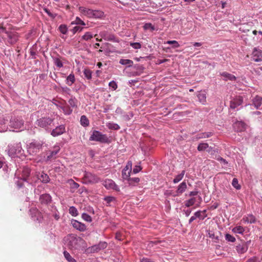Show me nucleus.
Segmentation results:
<instances>
[{
    "mask_svg": "<svg viewBox=\"0 0 262 262\" xmlns=\"http://www.w3.org/2000/svg\"><path fill=\"white\" fill-rule=\"evenodd\" d=\"M63 243L66 246L73 251H84L86 247L84 240L73 234H70L65 236L63 238Z\"/></svg>",
    "mask_w": 262,
    "mask_h": 262,
    "instance_id": "1",
    "label": "nucleus"
},
{
    "mask_svg": "<svg viewBox=\"0 0 262 262\" xmlns=\"http://www.w3.org/2000/svg\"><path fill=\"white\" fill-rule=\"evenodd\" d=\"M53 121L54 119L50 117H41L37 120L36 124L40 127L47 129L49 126H51Z\"/></svg>",
    "mask_w": 262,
    "mask_h": 262,
    "instance_id": "2",
    "label": "nucleus"
},
{
    "mask_svg": "<svg viewBox=\"0 0 262 262\" xmlns=\"http://www.w3.org/2000/svg\"><path fill=\"white\" fill-rule=\"evenodd\" d=\"M82 180L83 182L85 184L96 183L99 181V179L97 176L89 172H85Z\"/></svg>",
    "mask_w": 262,
    "mask_h": 262,
    "instance_id": "3",
    "label": "nucleus"
},
{
    "mask_svg": "<svg viewBox=\"0 0 262 262\" xmlns=\"http://www.w3.org/2000/svg\"><path fill=\"white\" fill-rule=\"evenodd\" d=\"M42 145V144L39 142H33L29 144L28 151L30 154L35 155L41 149Z\"/></svg>",
    "mask_w": 262,
    "mask_h": 262,
    "instance_id": "4",
    "label": "nucleus"
},
{
    "mask_svg": "<svg viewBox=\"0 0 262 262\" xmlns=\"http://www.w3.org/2000/svg\"><path fill=\"white\" fill-rule=\"evenodd\" d=\"M90 140L99 141L101 142H106L107 140V138L105 135L102 134L100 132L97 130H94L92 135L90 137Z\"/></svg>",
    "mask_w": 262,
    "mask_h": 262,
    "instance_id": "5",
    "label": "nucleus"
},
{
    "mask_svg": "<svg viewBox=\"0 0 262 262\" xmlns=\"http://www.w3.org/2000/svg\"><path fill=\"white\" fill-rule=\"evenodd\" d=\"M251 243V241L243 242L236 246V250L239 254H244L247 252L248 247Z\"/></svg>",
    "mask_w": 262,
    "mask_h": 262,
    "instance_id": "6",
    "label": "nucleus"
},
{
    "mask_svg": "<svg viewBox=\"0 0 262 262\" xmlns=\"http://www.w3.org/2000/svg\"><path fill=\"white\" fill-rule=\"evenodd\" d=\"M107 246L105 242H100L98 244L93 245L88 249V252H97L100 250L105 249Z\"/></svg>",
    "mask_w": 262,
    "mask_h": 262,
    "instance_id": "7",
    "label": "nucleus"
},
{
    "mask_svg": "<svg viewBox=\"0 0 262 262\" xmlns=\"http://www.w3.org/2000/svg\"><path fill=\"white\" fill-rule=\"evenodd\" d=\"M103 186L107 189H113L116 191H119L118 186L115 182L111 179L105 180L103 183Z\"/></svg>",
    "mask_w": 262,
    "mask_h": 262,
    "instance_id": "8",
    "label": "nucleus"
},
{
    "mask_svg": "<svg viewBox=\"0 0 262 262\" xmlns=\"http://www.w3.org/2000/svg\"><path fill=\"white\" fill-rule=\"evenodd\" d=\"M243 102V99L241 96H237L230 101V107L232 109H235L241 105Z\"/></svg>",
    "mask_w": 262,
    "mask_h": 262,
    "instance_id": "9",
    "label": "nucleus"
},
{
    "mask_svg": "<svg viewBox=\"0 0 262 262\" xmlns=\"http://www.w3.org/2000/svg\"><path fill=\"white\" fill-rule=\"evenodd\" d=\"M252 59L255 62H259L262 61V51L255 48L252 52Z\"/></svg>",
    "mask_w": 262,
    "mask_h": 262,
    "instance_id": "10",
    "label": "nucleus"
},
{
    "mask_svg": "<svg viewBox=\"0 0 262 262\" xmlns=\"http://www.w3.org/2000/svg\"><path fill=\"white\" fill-rule=\"evenodd\" d=\"M71 223L74 228L80 231H84L86 229V226L84 224L77 220L72 219L71 221Z\"/></svg>",
    "mask_w": 262,
    "mask_h": 262,
    "instance_id": "11",
    "label": "nucleus"
},
{
    "mask_svg": "<svg viewBox=\"0 0 262 262\" xmlns=\"http://www.w3.org/2000/svg\"><path fill=\"white\" fill-rule=\"evenodd\" d=\"M65 132L66 128L64 125H60L53 129L51 134L53 137H56L63 134Z\"/></svg>",
    "mask_w": 262,
    "mask_h": 262,
    "instance_id": "12",
    "label": "nucleus"
},
{
    "mask_svg": "<svg viewBox=\"0 0 262 262\" xmlns=\"http://www.w3.org/2000/svg\"><path fill=\"white\" fill-rule=\"evenodd\" d=\"M78 10L82 15L86 16L89 18H92V14L93 13V10L84 7H79Z\"/></svg>",
    "mask_w": 262,
    "mask_h": 262,
    "instance_id": "13",
    "label": "nucleus"
},
{
    "mask_svg": "<svg viewBox=\"0 0 262 262\" xmlns=\"http://www.w3.org/2000/svg\"><path fill=\"white\" fill-rule=\"evenodd\" d=\"M60 148L59 146H55L53 147V150L49 152L48 154V156L47 157V160H51L52 159H54L56 158L55 156L60 150Z\"/></svg>",
    "mask_w": 262,
    "mask_h": 262,
    "instance_id": "14",
    "label": "nucleus"
},
{
    "mask_svg": "<svg viewBox=\"0 0 262 262\" xmlns=\"http://www.w3.org/2000/svg\"><path fill=\"white\" fill-rule=\"evenodd\" d=\"M99 35L105 40L114 41L115 39V36L113 34H110L105 31L100 32Z\"/></svg>",
    "mask_w": 262,
    "mask_h": 262,
    "instance_id": "15",
    "label": "nucleus"
},
{
    "mask_svg": "<svg viewBox=\"0 0 262 262\" xmlns=\"http://www.w3.org/2000/svg\"><path fill=\"white\" fill-rule=\"evenodd\" d=\"M52 198L49 194H43L40 196L39 201L42 204H48L51 203Z\"/></svg>",
    "mask_w": 262,
    "mask_h": 262,
    "instance_id": "16",
    "label": "nucleus"
},
{
    "mask_svg": "<svg viewBox=\"0 0 262 262\" xmlns=\"http://www.w3.org/2000/svg\"><path fill=\"white\" fill-rule=\"evenodd\" d=\"M246 125L242 121H237L234 124V128L237 132H243L246 129Z\"/></svg>",
    "mask_w": 262,
    "mask_h": 262,
    "instance_id": "17",
    "label": "nucleus"
},
{
    "mask_svg": "<svg viewBox=\"0 0 262 262\" xmlns=\"http://www.w3.org/2000/svg\"><path fill=\"white\" fill-rule=\"evenodd\" d=\"M187 188V185L185 182L181 183L178 187L176 191L177 195H179L183 193Z\"/></svg>",
    "mask_w": 262,
    "mask_h": 262,
    "instance_id": "18",
    "label": "nucleus"
},
{
    "mask_svg": "<svg viewBox=\"0 0 262 262\" xmlns=\"http://www.w3.org/2000/svg\"><path fill=\"white\" fill-rule=\"evenodd\" d=\"M253 104L256 108H258L262 103V97L256 96L252 100Z\"/></svg>",
    "mask_w": 262,
    "mask_h": 262,
    "instance_id": "19",
    "label": "nucleus"
},
{
    "mask_svg": "<svg viewBox=\"0 0 262 262\" xmlns=\"http://www.w3.org/2000/svg\"><path fill=\"white\" fill-rule=\"evenodd\" d=\"M243 221L247 223H254L256 221L255 217L252 214H248L247 215L243 218Z\"/></svg>",
    "mask_w": 262,
    "mask_h": 262,
    "instance_id": "20",
    "label": "nucleus"
},
{
    "mask_svg": "<svg viewBox=\"0 0 262 262\" xmlns=\"http://www.w3.org/2000/svg\"><path fill=\"white\" fill-rule=\"evenodd\" d=\"M8 155L12 158H15L16 157V149L15 146H8Z\"/></svg>",
    "mask_w": 262,
    "mask_h": 262,
    "instance_id": "21",
    "label": "nucleus"
},
{
    "mask_svg": "<svg viewBox=\"0 0 262 262\" xmlns=\"http://www.w3.org/2000/svg\"><path fill=\"white\" fill-rule=\"evenodd\" d=\"M221 75L225 78V80L233 81L236 79L235 76L226 72L222 73Z\"/></svg>",
    "mask_w": 262,
    "mask_h": 262,
    "instance_id": "22",
    "label": "nucleus"
},
{
    "mask_svg": "<svg viewBox=\"0 0 262 262\" xmlns=\"http://www.w3.org/2000/svg\"><path fill=\"white\" fill-rule=\"evenodd\" d=\"M30 170L28 168H24L22 171V178L21 180L24 181H26L27 178L29 176Z\"/></svg>",
    "mask_w": 262,
    "mask_h": 262,
    "instance_id": "23",
    "label": "nucleus"
},
{
    "mask_svg": "<svg viewBox=\"0 0 262 262\" xmlns=\"http://www.w3.org/2000/svg\"><path fill=\"white\" fill-rule=\"evenodd\" d=\"M75 78L73 74H70L67 78V84L71 86L75 82Z\"/></svg>",
    "mask_w": 262,
    "mask_h": 262,
    "instance_id": "24",
    "label": "nucleus"
},
{
    "mask_svg": "<svg viewBox=\"0 0 262 262\" xmlns=\"http://www.w3.org/2000/svg\"><path fill=\"white\" fill-rule=\"evenodd\" d=\"M198 98L199 101L204 104L206 102V96L205 93L201 92L198 95Z\"/></svg>",
    "mask_w": 262,
    "mask_h": 262,
    "instance_id": "25",
    "label": "nucleus"
},
{
    "mask_svg": "<svg viewBox=\"0 0 262 262\" xmlns=\"http://www.w3.org/2000/svg\"><path fill=\"white\" fill-rule=\"evenodd\" d=\"M92 14V18H101L103 16V12L99 10H93Z\"/></svg>",
    "mask_w": 262,
    "mask_h": 262,
    "instance_id": "26",
    "label": "nucleus"
},
{
    "mask_svg": "<svg viewBox=\"0 0 262 262\" xmlns=\"http://www.w3.org/2000/svg\"><path fill=\"white\" fill-rule=\"evenodd\" d=\"M39 179L43 183H47L49 182L50 178L48 174L42 173L39 177Z\"/></svg>",
    "mask_w": 262,
    "mask_h": 262,
    "instance_id": "27",
    "label": "nucleus"
},
{
    "mask_svg": "<svg viewBox=\"0 0 262 262\" xmlns=\"http://www.w3.org/2000/svg\"><path fill=\"white\" fill-rule=\"evenodd\" d=\"M232 230L234 233L236 234H243L245 231L244 228L241 226L234 227Z\"/></svg>",
    "mask_w": 262,
    "mask_h": 262,
    "instance_id": "28",
    "label": "nucleus"
},
{
    "mask_svg": "<svg viewBox=\"0 0 262 262\" xmlns=\"http://www.w3.org/2000/svg\"><path fill=\"white\" fill-rule=\"evenodd\" d=\"M119 63L122 65H127L129 67H132L133 64V61L130 59H121L120 60Z\"/></svg>",
    "mask_w": 262,
    "mask_h": 262,
    "instance_id": "29",
    "label": "nucleus"
},
{
    "mask_svg": "<svg viewBox=\"0 0 262 262\" xmlns=\"http://www.w3.org/2000/svg\"><path fill=\"white\" fill-rule=\"evenodd\" d=\"M31 218L34 221H38L39 223L41 222L43 217L42 214H31Z\"/></svg>",
    "mask_w": 262,
    "mask_h": 262,
    "instance_id": "30",
    "label": "nucleus"
},
{
    "mask_svg": "<svg viewBox=\"0 0 262 262\" xmlns=\"http://www.w3.org/2000/svg\"><path fill=\"white\" fill-rule=\"evenodd\" d=\"M185 171L183 170L182 171L181 173L179 174H178L175 178L173 179V183H177L179 182H180L184 177V176L185 174Z\"/></svg>",
    "mask_w": 262,
    "mask_h": 262,
    "instance_id": "31",
    "label": "nucleus"
},
{
    "mask_svg": "<svg viewBox=\"0 0 262 262\" xmlns=\"http://www.w3.org/2000/svg\"><path fill=\"white\" fill-rule=\"evenodd\" d=\"M127 181L129 185H135L139 182L140 179L139 178H129Z\"/></svg>",
    "mask_w": 262,
    "mask_h": 262,
    "instance_id": "32",
    "label": "nucleus"
},
{
    "mask_svg": "<svg viewBox=\"0 0 262 262\" xmlns=\"http://www.w3.org/2000/svg\"><path fill=\"white\" fill-rule=\"evenodd\" d=\"M63 255H64L65 258L69 262H76V260L71 256V255L70 254V253L68 252L64 251L63 252Z\"/></svg>",
    "mask_w": 262,
    "mask_h": 262,
    "instance_id": "33",
    "label": "nucleus"
},
{
    "mask_svg": "<svg viewBox=\"0 0 262 262\" xmlns=\"http://www.w3.org/2000/svg\"><path fill=\"white\" fill-rule=\"evenodd\" d=\"M205 214H203V215H202V214H194V215L190 217V219L189 220V223H191L194 220H195L197 217L200 218V219H204L205 217L207 216V215H204Z\"/></svg>",
    "mask_w": 262,
    "mask_h": 262,
    "instance_id": "34",
    "label": "nucleus"
},
{
    "mask_svg": "<svg viewBox=\"0 0 262 262\" xmlns=\"http://www.w3.org/2000/svg\"><path fill=\"white\" fill-rule=\"evenodd\" d=\"M106 126L111 129L118 130L120 129V126L118 124L113 122L108 123Z\"/></svg>",
    "mask_w": 262,
    "mask_h": 262,
    "instance_id": "35",
    "label": "nucleus"
},
{
    "mask_svg": "<svg viewBox=\"0 0 262 262\" xmlns=\"http://www.w3.org/2000/svg\"><path fill=\"white\" fill-rule=\"evenodd\" d=\"M81 124L83 126H87L89 124V121L85 116H82L80 118Z\"/></svg>",
    "mask_w": 262,
    "mask_h": 262,
    "instance_id": "36",
    "label": "nucleus"
},
{
    "mask_svg": "<svg viewBox=\"0 0 262 262\" xmlns=\"http://www.w3.org/2000/svg\"><path fill=\"white\" fill-rule=\"evenodd\" d=\"M68 183L71 186V189H72L73 191L77 189L79 186V185L78 183H76L72 179L69 180L68 181Z\"/></svg>",
    "mask_w": 262,
    "mask_h": 262,
    "instance_id": "37",
    "label": "nucleus"
},
{
    "mask_svg": "<svg viewBox=\"0 0 262 262\" xmlns=\"http://www.w3.org/2000/svg\"><path fill=\"white\" fill-rule=\"evenodd\" d=\"M54 63V64L58 67V68H61L63 67V64L62 62V60L60 58L58 57H55L53 58Z\"/></svg>",
    "mask_w": 262,
    "mask_h": 262,
    "instance_id": "38",
    "label": "nucleus"
},
{
    "mask_svg": "<svg viewBox=\"0 0 262 262\" xmlns=\"http://www.w3.org/2000/svg\"><path fill=\"white\" fill-rule=\"evenodd\" d=\"M212 136V133L211 132H206L203 133L198 135V139H202L205 138H209Z\"/></svg>",
    "mask_w": 262,
    "mask_h": 262,
    "instance_id": "39",
    "label": "nucleus"
},
{
    "mask_svg": "<svg viewBox=\"0 0 262 262\" xmlns=\"http://www.w3.org/2000/svg\"><path fill=\"white\" fill-rule=\"evenodd\" d=\"M71 25H81L85 26V24L79 17H76L75 20L71 22Z\"/></svg>",
    "mask_w": 262,
    "mask_h": 262,
    "instance_id": "40",
    "label": "nucleus"
},
{
    "mask_svg": "<svg viewBox=\"0 0 262 262\" xmlns=\"http://www.w3.org/2000/svg\"><path fill=\"white\" fill-rule=\"evenodd\" d=\"M209 147V145L207 143H200L198 146V150L199 151H204L206 149Z\"/></svg>",
    "mask_w": 262,
    "mask_h": 262,
    "instance_id": "41",
    "label": "nucleus"
},
{
    "mask_svg": "<svg viewBox=\"0 0 262 262\" xmlns=\"http://www.w3.org/2000/svg\"><path fill=\"white\" fill-rule=\"evenodd\" d=\"M58 29L59 31L63 34H66L68 32L67 26L64 24L60 25Z\"/></svg>",
    "mask_w": 262,
    "mask_h": 262,
    "instance_id": "42",
    "label": "nucleus"
},
{
    "mask_svg": "<svg viewBox=\"0 0 262 262\" xmlns=\"http://www.w3.org/2000/svg\"><path fill=\"white\" fill-rule=\"evenodd\" d=\"M196 201L195 198H191L190 199L185 201V206L187 207H190L194 205Z\"/></svg>",
    "mask_w": 262,
    "mask_h": 262,
    "instance_id": "43",
    "label": "nucleus"
},
{
    "mask_svg": "<svg viewBox=\"0 0 262 262\" xmlns=\"http://www.w3.org/2000/svg\"><path fill=\"white\" fill-rule=\"evenodd\" d=\"M83 73L84 75V76L88 79H91L92 78V71L88 69H85L83 71Z\"/></svg>",
    "mask_w": 262,
    "mask_h": 262,
    "instance_id": "44",
    "label": "nucleus"
},
{
    "mask_svg": "<svg viewBox=\"0 0 262 262\" xmlns=\"http://www.w3.org/2000/svg\"><path fill=\"white\" fill-rule=\"evenodd\" d=\"M225 239L229 242L233 243L235 241V238L233 235L228 233L225 235Z\"/></svg>",
    "mask_w": 262,
    "mask_h": 262,
    "instance_id": "45",
    "label": "nucleus"
},
{
    "mask_svg": "<svg viewBox=\"0 0 262 262\" xmlns=\"http://www.w3.org/2000/svg\"><path fill=\"white\" fill-rule=\"evenodd\" d=\"M239 30L243 31V32H246L247 31H249V25L247 24H242L239 28Z\"/></svg>",
    "mask_w": 262,
    "mask_h": 262,
    "instance_id": "46",
    "label": "nucleus"
},
{
    "mask_svg": "<svg viewBox=\"0 0 262 262\" xmlns=\"http://www.w3.org/2000/svg\"><path fill=\"white\" fill-rule=\"evenodd\" d=\"M93 38V35L90 32H86L84 35L82 36V38L85 40H89Z\"/></svg>",
    "mask_w": 262,
    "mask_h": 262,
    "instance_id": "47",
    "label": "nucleus"
},
{
    "mask_svg": "<svg viewBox=\"0 0 262 262\" xmlns=\"http://www.w3.org/2000/svg\"><path fill=\"white\" fill-rule=\"evenodd\" d=\"M165 43L172 45H173L172 47L173 48H178L180 47L179 43L176 40H169V41H167Z\"/></svg>",
    "mask_w": 262,
    "mask_h": 262,
    "instance_id": "48",
    "label": "nucleus"
},
{
    "mask_svg": "<svg viewBox=\"0 0 262 262\" xmlns=\"http://www.w3.org/2000/svg\"><path fill=\"white\" fill-rule=\"evenodd\" d=\"M232 185L236 189H239L241 188V186L238 184V180L236 178L233 179Z\"/></svg>",
    "mask_w": 262,
    "mask_h": 262,
    "instance_id": "49",
    "label": "nucleus"
},
{
    "mask_svg": "<svg viewBox=\"0 0 262 262\" xmlns=\"http://www.w3.org/2000/svg\"><path fill=\"white\" fill-rule=\"evenodd\" d=\"M122 178L125 180H127L130 176V172L127 171V170L123 169L122 170Z\"/></svg>",
    "mask_w": 262,
    "mask_h": 262,
    "instance_id": "50",
    "label": "nucleus"
},
{
    "mask_svg": "<svg viewBox=\"0 0 262 262\" xmlns=\"http://www.w3.org/2000/svg\"><path fill=\"white\" fill-rule=\"evenodd\" d=\"M129 45L135 49H139L141 48V45L139 42H130Z\"/></svg>",
    "mask_w": 262,
    "mask_h": 262,
    "instance_id": "51",
    "label": "nucleus"
},
{
    "mask_svg": "<svg viewBox=\"0 0 262 262\" xmlns=\"http://www.w3.org/2000/svg\"><path fill=\"white\" fill-rule=\"evenodd\" d=\"M82 218L85 221L91 222L92 217L89 214H82Z\"/></svg>",
    "mask_w": 262,
    "mask_h": 262,
    "instance_id": "52",
    "label": "nucleus"
},
{
    "mask_svg": "<svg viewBox=\"0 0 262 262\" xmlns=\"http://www.w3.org/2000/svg\"><path fill=\"white\" fill-rule=\"evenodd\" d=\"M108 85L110 88L112 89V90L115 91L117 89V84L116 82L114 81H112L110 82Z\"/></svg>",
    "mask_w": 262,
    "mask_h": 262,
    "instance_id": "53",
    "label": "nucleus"
},
{
    "mask_svg": "<svg viewBox=\"0 0 262 262\" xmlns=\"http://www.w3.org/2000/svg\"><path fill=\"white\" fill-rule=\"evenodd\" d=\"M132 163L131 161H128L127 164L125 168L123 169L124 170H127V171L130 172L132 171Z\"/></svg>",
    "mask_w": 262,
    "mask_h": 262,
    "instance_id": "54",
    "label": "nucleus"
},
{
    "mask_svg": "<svg viewBox=\"0 0 262 262\" xmlns=\"http://www.w3.org/2000/svg\"><path fill=\"white\" fill-rule=\"evenodd\" d=\"M83 27H80L79 26H76L74 27L71 31L72 32V33L74 34L77 32H81L83 30Z\"/></svg>",
    "mask_w": 262,
    "mask_h": 262,
    "instance_id": "55",
    "label": "nucleus"
},
{
    "mask_svg": "<svg viewBox=\"0 0 262 262\" xmlns=\"http://www.w3.org/2000/svg\"><path fill=\"white\" fill-rule=\"evenodd\" d=\"M43 11L51 18H54L56 14H53L50 12V11L47 8H44Z\"/></svg>",
    "mask_w": 262,
    "mask_h": 262,
    "instance_id": "56",
    "label": "nucleus"
},
{
    "mask_svg": "<svg viewBox=\"0 0 262 262\" xmlns=\"http://www.w3.org/2000/svg\"><path fill=\"white\" fill-rule=\"evenodd\" d=\"M25 128L24 126V121L20 120L17 121V129H20V131L24 130Z\"/></svg>",
    "mask_w": 262,
    "mask_h": 262,
    "instance_id": "57",
    "label": "nucleus"
},
{
    "mask_svg": "<svg viewBox=\"0 0 262 262\" xmlns=\"http://www.w3.org/2000/svg\"><path fill=\"white\" fill-rule=\"evenodd\" d=\"M144 28L145 30L150 29L151 31L155 30V27L150 23L145 24L144 26Z\"/></svg>",
    "mask_w": 262,
    "mask_h": 262,
    "instance_id": "58",
    "label": "nucleus"
},
{
    "mask_svg": "<svg viewBox=\"0 0 262 262\" xmlns=\"http://www.w3.org/2000/svg\"><path fill=\"white\" fill-rule=\"evenodd\" d=\"M104 200L106 201V203L109 204L111 202L115 201V199L113 196H106L104 198Z\"/></svg>",
    "mask_w": 262,
    "mask_h": 262,
    "instance_id": "59",
    "label": "nucleus"
},
{
    "mask_svg": "<svg viewBox=\"0 0 262 262\" xmlns=\"http://www.w3.org/2000/svg\"><path fill=\"white\" fill-rule=\"evenodd\" d=\"M246 262H260V261L258 258L253 257L249 259Z\"/></svg>",
    "mask_w": 262,
    "mask_h": 262,
    "instance_id": "60",
    "label": "nucleus"
},
{
    "mask_svg": "<svg viewBox=\"0 0 262 262\" xmlns=\"http://www.w3.org/2000/svg\"><path fill=\"white\" fill-rule=\"evenodd\" d=\"M208 236L210 238H211L212 239H217V237L215 236L214 232H213L212 231L208 232Z\"/></svg>",
    "mask_w": 262,
    "mask_h": 262,
    "instance_id": "61",
    "label": "nucleus"
},
{
    "mask_svg": "<svg viewBox=\"0 0 262 262\" xmlns=\"http://www.w3.org/2000/svg\"><path fill=\"white\" fill-rule=\"evenodd\" d=\"M142 169L141 167L140 166H136L133 169V172L135 173H137L139 172Z\"/></svg>",
    "mask_w": 262,
    "mask_h": 262,
    "instance_id": "62",
    "label": "nucleus"
},
{
    "mask_svg": "<svg viewBox=\"0 0 262 262\" xmlns=\"http://www.w3.org/2000/svg\"><path fill=\"white\" fill-rule=\"evenodd\" d=\"M140 262H155L152 259L148 258H143L141 259Z\"/></svg>",
    "mask_w": 262,
    "mask_h": 262,
    "instance_id": "63",
    "label": "nucleus"
},
{
    "mask_svg": "<svg viewBox=\"0 0 262 262\" xmlns=\"http://www.w3.org/2000/svg\"><path fill=\"white\" fill-rule=\"evenodd\" d=\"M217 160L218 161H221V162H222V163H224V164H228L227 161L225 159H223V158H222V157H219V158H218Z\"/></svg>",
    "mask_w": 262,
    "mask_h": 262,
    "instance_id": "64",
    "label": "nucleus"
}]
</instances>
